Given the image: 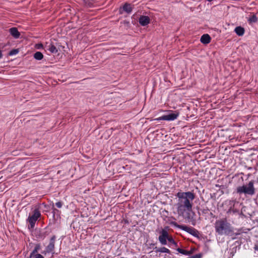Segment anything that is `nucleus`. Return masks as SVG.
Instances as JSON below:
<instances>
[{
	"label": "nucleus",
	"instance_id": "1",
	"mask_svg": "<svg viewBox=\"0 0 258 258\" xmlns=\"http://www.w3.org/2000/svg\"><path fill=\"white\" fill-rule=\"evenodd\" d=\"M175 196L178 198L176 204L177 212L180 216L187 215L189 218V213L192 211V201L196 198L194 191L178 192Z\"/></svg>",
	"mask_w": 258,
	"mask_h": 258
},
{
	"label": "nucleus",
	"instance_id": "2",
	"mask_svg": "<svg viewBox=\"0 0 258 258\" xmlns=\"http://www.w3.org/2000/svg\"><path fill=\"white\" fill-rule=\"evenodd\" d=\"M214 228L216 233L218 235L232 236L233 234V227L226 218L216 220Z\"/></svg>",
	"mask_w": 258,
	"mask_h": 258
},
{
	"label": "nucleus",
	"instance_id": "3",
	"mask_svg": "<svg viewBox=\"0 0 258 258\" xmlns=\"http://www.w3.org/2000/svg\"><path fill=\"white\" fill-rule=\"evenodd\" d=\"M254 180H251L246 184L238 186L236 189V192L239 195L244 194L252 196L255 193V189L254 187Z\"/></svg>",
	"mask_w": 258,
	"mask_h": 258
},
{
	"label": "nucleus",
	"instance_id": "4",
	"mask_svg": "<svg viewBox=\"0 0 258 258\" xmlns=\"http://www.w3.org/2000/svg\"><path fill=\"white\" fill-rule=\"evenodd\" d=\"M175 220V218L173 217H171L168 219V223L174 227L176 228H178L182 230H183L190 235H192L194 237H199V232L198 230H197L196 229L192 227H188L186 225H179L176 222L172 221L171 219Z\"/></svg>",
	"mask_w": 258,
	"mask_h": 258
},
{
	"label": "nucleus",
	"instance_id": "5",
	"mask_svg": "<svg viewBox=\"0 0 258 258\" xmlns=\"http://www.w3.org/2000/svg\"><path fill=\"white\" fill-rule=\"evenodd\" d=\"M41 216V213L38 208H36L33 211L32 215H29L27 222L29 223V228L33 229L35 227V223L39 218Z\"/></svg>",
	"mask_w": 258,
	"mask_h": 258
},
{
	"label": "nucleus",
	"instance_id": "6",
	"mask_svg": "<svg viewBox=\"0 0 258 258\" xmlns=\"http://www.w3.org/2000/svg\"><path fill=\"white\" fill-rule=\"evenodd\" d=\"M179 116V113L177 111H175L174 112L170 113L167 115H164L158 118L154 119L155 120L160 121V120H174L176 119L178 116Z\"/></svg>",
	"mask_w": 258,
	"mask_h": 258
},
{
	"label": "nucleus",
	"instance_id": "7",
	"mask_svg": "<svg viewBox=\"0 0 258 258\" xmlns=\"http://www.w3.org/2000/svg\"><path fill=\"white\" fill-rule=\"evenodd\" d=\"M133 9V6H132L131 4L125 3L122 7H120L119 9V13L120 14H122L123 12L129 14L132 12Z\"/></svg>",
	"mask_w": 258,
	"mask_h": 258
},
{
	"label": "nucleus",
	"instance_id": "8",
	"mask_svg": "<svg viewBox=\"0 0 258 258\" xmlns=\"http://www.w3.org/2000/svg\"><path fill=\"white\" fill-rule=\"evenodd\" d=\"M56 238V237L55 235H53L51 236L48 245L45 247L46 248L47 252H50V253H54Z\"/></svg>",
	"mask_w": 258,
	"mask_h": 258
},
{
	"label": "nucleus",
	"instance_id": "9",
	"mask_svg": "<svg viewBox=\"0 0 258 258\" xmlns=\"http://www.w3.org/2000/svg\"><path fill=\"white\" fill-rule=\"evenodd\" d=\"M44 49L45 51H49L51 53H56L58 52V50L53 44L52 41L47 42L44 44Z\"/></svg>",
	"mask_w": 258,
	"mask_h": 258
},
{
	"label": "nucleus",
	"instance_id": "10",
	"mask_svg": "<svg viewBox=\"0 0 258 258\" xmlns=\"http://www.w3.org/2000/svg\"><path fill=\"white\" fill-rule=\"evenodd\" d=\"M139 23L142 26H146L150 23V18L148 16H141L139 18Z\"/></svg>",
	"mask_w": 258,
	"mask_h": 258
},
{
	"label": "nucleus",
	"instance_id": "11",
	"mask_svg": "<svg viewBox=\"0 0 258 258\" xmlns=\"http://www.w3.org/2000/svg\"><path fill=\"white\" fill-rule=\"evenodd\" d=\"M211 40V38L210 36L208 34H203L201 37L200 41L201 42L204 44H209Z\"/></svg>",
	"mask_w": 258,
	"mask_h": 258
},
{
	"label": "nucleus",
	"instance_id": "12",
	"mask_svg": "<svg viewBox=\"0 0 258 258\" xmlns=\"http://www.w3.org/2000/svg\"><path fill=\"white\" fill-rule=\"evenodd\" d=\"M10 34L15 38L20 37V33L16 27H12L9 29Z\"/></svg>",
	"mask_w": 258,
	"mask_h": 258
},
{
	"label": "nucleus",
	"instance_id": "13",
	"mask_svg": "<svg viewBox=\"0 0 258 258\" xmlns=\"http://www.w3.org/2000/svg\"><path fill=\"white\" fill-rule=\"evenodd\" d=\"M153 249L155 250V252H159L161 253H167L168 254L171 253L170 250L165 247H161L158 248V247L155 246V247H153Z\"/></svg>",
	"mask_w": 258,
	"mask_h": 258
},
{
	"label": "nucleus",
	"instance_id": "14",
	"mask_svg": "<svg viewBox=\"0 0 258 258\" xmlns=\"http://www.w3.org/2000/svg\"><path fill=\"white\" fill-rule=\"evenodd\" d=\"M227 214L229 215L236 214L240 215L242 214V212H240L238 209H234L233 207H231L227 211Z\"/></svg>",
	"mask_w": 258,
	"mask_h": 258
},
{
	"label": "nucleus",
	"instance_id": "15",
	"mask_svg": "<svg viewBox=\"0 0 258 258\" xmlns=\"http://www.w3.org/2000/svg\"><path fill=\"white\" fill-rule=\"evenodd\" d=\"M234 32L239 36H242L245 32L244 28L241 26H237L234 29Z\"/></svg>",
	"mask_w": 258,
	"mask_h": 258
},
{
	"label": "nucleus",
	"instance_id": "16",
	"mask_svg": "<svg viewBox=\"0 0 258 258\" xmlns=\"http://www.w3.org/2000/svg\"><path fill=\"white\" fill-rule=\"evenodd\" d=\"M41 249V245L40 243L36 244L34 249L30 253V258H32L33 255L37 254L38 251Z\"/></svg>",
	"mask_w": 258,
	"mask_h": 258
},
{
	"label": "nucleus",
	"instance_id": "17",
	"mask_svg": "<svg viewBox=\"0 0 258 258\" xmlns=\"http://www.w3.org/2000/svg\"><path fill=\"white\" fill-rule=\"evenodd\" d=\"M169 237H170L160 235L158 237V239L162 245H165L167 244V240H168V238H169Z\"/></svg>",
	"mask_w": 258,
	"mask_h": 258
},
{
	"label": "nucleus",
	"instance_id": "18",
	"mask_svg": "<svg viewBox=\"0 0 258 258\" xmlns=\"http://www.w3.org/2000/svg\"><path fill=\"white\" fill-rule=\"evenodd\" d=\"M33 57L35 59L40 60L43 58V55L41 52L37 51L34 54Z\"/></svg>",
	"mask_w": 258,
	"mask_h": 258
},
{
	"label": "nucleus",
	"instance_id": "19",
	"mask_svg": "<svg viewBox=\"0 0 258 258\" xmlns=\"http://www.w3.org/2000/svg\"><path fill=\"white\" fill-rule=\"evenodd\" d=\"M168 241L171 244H172L174 247H177V242L173 239V238L170 236L169 238H168Z\"/></svg>",
	"mask_w": 258,
	"mask_h": 258
},
{
	"label": "nucleus",
	"instance_id": "20",
	"mask_svg": "<svg viewBox=\"0 0 258 258\" xmlns=\"http://www.w3.org/2000/svg\"><path fill=\"white\" fill-rule=\"evenodd\" d=\"M176 250L178 252H179V253H181V254H182L183 255H187V254L188 253H187V250L183 249H182V248H177L176 249Z\"/></svg>",
	"mask_w": 258,
	"mask_h": 258
},
{
	"label": "nucleus",
	"instance_id": "21",
	"mask_svg": "<svg viewBox=\"0 0 258 258\" xmlns=\"http://www.w3.org/2000/svg\"><path fill=\"white\" fill-rule=\"evenodd\" d=\"M257 21V18L255 15H252L251 17H250L248 19V21L250 23H255Z\"/></svg>",
	"mask_w": 258,
	"mask_h": 258
},
{
	"label": "nucleus",
	"instance_id": "22",
	"mask_svg": "<svg viewBox=\"0 0 258 258\" xmlns=\"http://www.w3.org/2000/svg\"><path fill=\"white\" fill-rule=\"evenodd\" d=\"M160 235L167 236V237H170L169 235L168 231L167 230H166V229H162L160 231Z\"/></svg>",
	"mask_w": 258,
	"mask_h": 258
},
{
	"label": "nucleus",
	"instance_id": "23",
	"mask_svg": "<svg viewBox=\"0 0 258 258\" xmlns=\"http://www.w3.org/2000/svg\"><path fill=\"white\" fill-rule=\"evenodd\" d=\"M18 52H19L18 49H13L9 52V54L10 55H14L17 54V53H18Z\"/></svg>",
	"mask_w": 258,
	"mask_h": 258
},
{
	"label": "nucleus",
	"instance_id": "24",
	"mask_svg": "<svg viewBox=\"0 0 258 258\" xmlns=\"http://www.w3.org/2000/svg\"><path fill=\"white\" fill-rule=\"evenodd\" d=\"M35 47L38 49H44V45L42 43H38L36 44Z\"/></svg>",
	"mask_w": 258,
	"mask_h": 258
},
{
	"label": "nucleus",
	"instance_id": "25",
	"mask_svg": "<svg viewBox=\"0 0 258 258\" xmlns=\"http://www.w3.org/2000/svg\"><path fill=\"white\" fill-rule=\"evenodd\" d=\"M49 232L46 231L45 232H43L41 233V237L42 239H44L46 236H47L49 234Z\"/></svg>",
	"mask_w": 258,
	"mask_h": 258
},
{
	"label": "nucleus",
	"instance_id": "26",
	"mask_svg": "<svg viewBox=\"0 0 258 258\" xmlns=\"http://www.w3.org/2000/svg\"><path fill=\"white\" fill-rule=\"evenodd\" d=\"M202 254L201 253H198L195 254L194 255H192L188 258H202Z\"/></svg>",
	"mask_w": 258,
	"mask_h": 258
},
{
	"label": "nucleus",
	"instance_id": "27",
	"mask_svg": "<svg viewBox=\"0 0 258 258\" xmlns=\"http://www.w3.org/2000/svg\"><path fill=\"white\" fill-rule=\"evenodd\" d=\"M32 257H34V258H44V256L42 254H41L40 253H37V254L33 255Z\"/></svg>",
	"mask_w": 258,
	"mask_h": 258
},
{
	"label": "nucleus",
	"instance_id": "28",
	"mask_svg": "<svg viewBox=\"0 0 258 258\" xmlns=\"http://www.w3.org/2000/svg\"><path fill=\"white\" fill-rule=\"evenodd\" d=\"M55 206L58 208H61L62 207V203L61 202H58L55 203Z\"/></svg>",
	"mask_w": 258,
	"mask_h": 258
},
{
	"label": "nucleus",
	"instance_id": "29",
	"mask_svg": "<svg viewBox=\"0 0 258 258\" xmlns=\"http://www.w3.org/2000/svg\"><path fill=\"white\" fill-rule=\"evenodd\" d=\"M52 213H53V217H54L55 214L56 213L59 212L58 210L56 209V208H54L53 207H52Z\"/></svg>",
	"mask_w": 258,
	"mask_h": 258
},
{
	"label": "nucleus",
	"instance_id": "30",
	"mask_svg": "<svg viewBox=\"0 0 258 258\" xmlns=\"http://www.w3.org/2000/svg\"><path fill=\"white\" fill-rule=\"evenodd\" d=\"M237 232H238V234H241L243 233H246V232L244 231V230L243 228H240L237 229Z\"/></svg>",
	"mask_w": 258,
	"mask_h": 258
},
{
	"label": "nucleus",
	"instance_id": "31",
	"mask_svg": "<svg viewBox=\"0 0 258 258\" xmlns=\"http://www.w3.org/2000/svg\"><path fill=\"white\" fill-rule=\"evenodd\" d=\"M239 234H238V232H236L235 233L234 232V231H233V234H232V235H234V237L232 238L233 239H235L236 238V236L239 235Z\"/></svg>",
	"mask_w": 258,
	"mask_h": 258
},
{
	"label": "nucleus",
	"instance_id": "32",
	"mask_svg": "<svg viewBox=\"0 0 258 258\" xmlns=\"http://www.w3.org/2000/svg\"><path fill=\"white\" fill-rule=\"evenodd\" d=\"M209 211V210L208 209H203V210L202 211V212L204 214H207V213H208Z\"/></svg>",
	"mask_w": 258,
	"mask_h": 258
},
{
	"label": "nucleus",
	"instance_id": "33",
	"mask_svg": "<svg viewBox=\"0 0 258 258\" xmlns=\"http://www.w3.org/2000/svg\"><path fill=\"white\" fill-rule=\"evenodd\" d=\"M41 253H42V254L45 255V254H46V253H49L50 252H47L46 251V248H45V249L44 250L42 251L41 252Z\"/></svg>",
	"mask_w": 258,
	"mask_h": 258
},
{
	"label": "nucleus",
	"instance_id": "34",
	"mask_svg": "<svg viewBox=\"0 0 258 258\" xmlns=\"http://www.w3.org/2000/svg\"><path fill=\"white\" fill-rule=\"evenodd\" d=\"M193 251L192 250H187V255H189L190 254H191L192 253Z\"/></svg>",
	"mask_w": 258,
	"mask_h": 258
},
{
	"label": "nucleus",
	"instance_id": "35",
	"mask_svg": "<svg viewBox=\"0 0 258 258\" xmlns=\"http://www.w3.org/2000/svg\"><path fill=\"white\" fill-rule=\"evenodd\" d=\"M254 249L255 250H257V251H258V244H255V245H254Z\"/></svg>",
	"mask_w": 258,
	"mask_h": 258
},
{
	"label": "nucleus",
	"instance_id": "36",
	"mask_svg": "<svg viewBox=\"0 0 258 258\" xmlns=\"http://www.w3.org/2000/svg\"><path fill=\"white\" fill-rule=\"evenodd\" d=\"M169 229V227L168 226H166L163 229H166V230H167L168 231Z\"/></svg>",
	"mask_w": 258,
	"mask_h": 258
},
{
	"label": "nucleus",
	"instance_id": "37",
	"mask_svg": "<svg viewBox=\"0 0 258 258\" xmlns=\"http://www.w3.org/2000/svg\"><path fill=\"white\" fill-rule=\"evenodd\" d=\"M3 56L2 52L1 50L0 49V58H1Z\"/></svg>",
	"mask_w": 258,
	"mask_h": 258
},
{
	"label": "nucleus",
	"instance_id": "38",
	"mask_svg": "<svg viewBox=\"0 0 258 258\" xmlns=\"http://www.w3.org/2000/svg\"><path fill=\"white\" fill-rule=\"evenodd\" d=\"M155 245V243H151V244H150V245L151 246H154Z\"/></svg>",
	"mask_w": 258,
	"mask_h": 258
},
{
	"label": "nucleus",
	"instance_id": "39",
	"mask_svg": "<svg viewBox=\"0 0 258 258\" xmlns=\"http://www.w3.org/2000/svg\"><path fill=\"white\" fill-rule=\"evenodd\" d=\"M207 1L209 2H212L213 0H207Z\"/></svg>",
	"mask_w": 258,
	"mask_h": 258
},
{
	"label": "nucleus",
	"instance_id": "40",
	"mask_svg": "<svg viewBox=\"0 0 258 258\" xmlns=\"http://www.w3.org/2000/svg\"><path fill=\"white\" fill-rule=\"evenodd\" d=\"M210 215H211V216H212V215H213V213H210Z\"/></svg>",
	"mask_w": 258,
	"mask_h": 258
}]
</instances>
